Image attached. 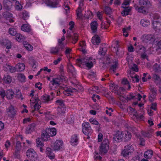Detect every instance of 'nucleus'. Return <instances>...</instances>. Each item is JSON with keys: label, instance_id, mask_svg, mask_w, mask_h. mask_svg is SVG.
Listing matches in <instances>:
<instances>
[{"label": "nucleus", "instance_id": "nucleus-1", "mask_svg": "<svg viewBox=\"0 0 161 161\" xmlns=\"http://www.w3.org/2000/svg\"><path fill=\"white\" fill-rule=\"evenodd\" d=\"M134 151L133 147L130 144L125 145L121 153V156L125 158H128L131 155Z\"/></svg>", "mask_w": 161, "mask_h": 161}, {"label": "nucleus", "instance_id": "nucleus-2", "mask_svg": "<svg viewBox=\"0 0 161 161\" xmlns=\"http://www.w3.org/2000/svg\"><path fill=\"white\" fill-rule=\"evenodd\" d=\"M65 80L64 77L63 76H58L56 78H53L49 84V88L51 90H54L56 86L60 85V83Z\"/></svg>", "mask_w": 161, "mask_h": 161}, {"label": "nucleus", "instance_id": "nucleus-3", "mask_svg": "<svg viewBox=\"0 0 161 161\" xmlns=\"http://www.w3.org/2000/svg\"><path fill=\"white\" fill-rule=\"evenodd\" d=\"M109 148V142L107 139L105 138L99 147L100 154L104 155L108 151Z\"/></svg>", "mask_w": 161, "mask_h": 161}, {"label": "nucleus", "instance_id": "nucleus-4", "mask_svg": "<svg viewBox=\"0 0 161 161\" xmlns=\"http://www.w3.org/2000/svg\"><path fill=\"white\" fill-rule=\"evenodd\" d=\"M77 63L78 65L80 67V64L84 65L88 63H92V62H95V59H93L92 57H85L83 58H78L76 59Z\"/></svg>", "mask_w": 161, "mask_h": 161}, {"label": "nucleus", "instance_id": "nucleus-5", "mask_svg": "<svg viewBox=\"0 0 161 161\" xmlns=\"http://www.w3.org/2000/svg\"><path fill=\"white\" fill-rule=\"evenodd\" d=\"M77 63L78 65L80 67V64L84 65L88 63H92V62H95V59H93L92 57H85L83 58H78L76 59Z\"/></svg>", "mask_w": 161, "mask_h": 161}, {"label": "nucleus", "instance_id": "nucleus-6", "mask_svg": "<svg viewBox=\"0 0 161 161\" xmlns=\"http://www.w3.org/2000/svg\"><path fill=\"white\" fill-rule=\"evenodd\" d=\"M82 130L83 132L86 135H88L92 132V130L90 124L88 122H84L82 123Z\"/></svg>", "mask_w": 161, "mask_h": 161}, {"label": "nucleus", "instance_id": "nucleus-7", "mask_svg": "<svg viewBox=\"0 0 161 161\" xmlns=\"http://www.w3.org/2000/svg\"><path fill=\"white\" fill-rule=\"evenodd\" d=\"M26 155L28 158L33 161L35 160L37 157L35 152L32 149H29L27 151Z\"/></svg>", "mask_w": 161, "mask_h": 161}, {"label": "nucleus", "instance_id": "nucleus-8", "mask_svg": "<svg viewBox=\"0 0 161 161\" xmlns=\"http://www.w3.org/2000/svg\"><path fill=\"white\" fill-rule=\"evenodd\" d=\"M7 112L8 114L11 118H13L17 113L16 108L12 105H10L7 108Z\"/></svg>", "mask_w": 161, "mask_h": 161}, {"label": "nucleus", "instance_id": "nucleus-9", "mask_svg": "<svg viewBox=\"0 0 161 161\" xmlns=\"http://www.w3.org/2000/svg\"><path fill=\"white\" fill-rule=\"evenodd\" d=\"M122 132L118 131L114 135L113 141L117 142H120L123 140Z\"/></svg>", "mask_w": 161, "mask_h": 161}, {"label": "nucleus", "instance_id": "nucleus-10", "mask_svg": "<svg viewBox=\"0 0 161 161\" xmlns=\"http://www.w3.org/2000/svg\"><path fill=\"white\" fill-rule=\"evenodd\" d=\"M63 142L62 140H58L55 142L52 147V149L53 150H58L62 147Z\"/></svg>", "mask_w": 161, "mask_h": 161}, {"label": "nucleus", "instance_id": "nucleus-11", "mask_svg": "<svg viewBox=\"0 0 161 161\" xmlns=\"http://www.w3.org/2000/svg\"><path fill=\"white\" fill-rule=\"evenodd\" d=\"M123 140L124 142L129 141L131 138V135L130 132L128 131L122 132Z\"/></svg>", "mask_w": 161, "mask_h": 161}, {"label": "nucleus", "instance_id": "nucleus-12", "mask_svg": "<svg viewBox=\"0 0 161 161\" xmlns=\"http://www.w3.org/2000/svg\"><path fill=\"white\" fill-rule=\"evenodd\" d=\"M40 138H37L36 139V146L37 147L39 148L41 152L42 153L44 151V149L43 148L44 147V143L43 141Z\"/></svg>", "mask_w": 161, "mask_h": 161}, {"label": "nucleus", "instance_id": "nucleus-13", "mask_svg": "<svg viewBox=\"0 0 161 161\" xmlns=\"http://www.w3.org/2000/svg\"><path fill=\"white\" fill-rule=\"evenodd\" d=\"M45 4L47 6L52 8H55L58 5L59 1L57 0L53 2L51 0H45Z\"/></svg>", "mask_w": 161, "mask_h": 161}, {"label": "nucleus", "instance_id": "nucleus-14", "mask_svg": "<svg viewBox=\"0 0 161 161\" xmlns=\"http://www.w3.org/2000/svg\"><path fill=\"white\" fill-rule=\"evenodd\" d=\"M140 5L142 6L146 7L147 8H150L151 6V4L148 0H139Z\"/></svg>", "mask_w": 161, "mask_h": 161}, {"label": "nucleus", "instance_id": "nucleus-15", "mask_svg": "<svg viewBox=\"0 0 161 161\" xmlns=\"http://www.w3.org/2000/svg\"><path fill=\"white\" fill-rule=\"evenodd\" d=\"M136 52L138 54L145 53L146 52L145 48L142 45H137L135 47Z\"/></svg>", "mask_w": 161, "mask_h": 161}, {"label": "nucleus", "instance_id": "nucleus-16", "mask_svg": "<svg viewBox=\"0 0 161 161\" xmlns=\"http://www.w3.org/2000/svg\"><path fill=\"white\" fill-rule=\"evenodd\" d=\"M142 41L146 42L150 41H153L155 40L153 36L151 35H144L142 36Z\"/></svg>", "mask_w": 161, "mask_h": 161}, {"label": "nucleus", "instance_id": "nucleus-17", "mask_svg": "<svg viewBox=\"0 0 161 161\" xmlns=\"http://www.w3.org/2000/svg\"><path fill=\"white\" fill-rule=\"evenodd\" d=\"M62 51L61 50V48H60V47L56 46L51 48L50 53L54 55H57L59 53H61V52Z\"/></svg>", "mask_w": 161, "mask_h": 161}, {"label": "nucleus", "instance_id": "nucleus-18", "mask_svg": "<svg viewBox=\"0 0 161 161\" xmlns=\"http://www.w3.org/2000/svg\"><path fill=\"white\" fill-rule=\"evenodd\" d=\"M36 127V125L35 123H32L28 125L26 129V133L29 134L33 131L35 130Z\"/></svg>", "mask_w": 161, "mask_h": 161}, {"label": "nucleus", "instance_id": "nucleus-19", "mask_svg": "<svg viewBox=\"0 0 161 161\" xmlns=\"http://www.w3.org/2000/svg\"><path fill=\"white\" fill-rule=\"evenodd\" d=\"M46 133L49 136H53L56 134V130L55 128H48L46 130Z\"/></svg>", "mask_w": 161, "mask_h": 161}, {"label": "nucleus", "instance_id": "nucleus-20", "mask_svg": "<svg viewBox=\"0 0 161 161\" xmlns=\"http://www.w3.org/2000/svg\"><path fill=\"white\" fill-rule=\"evenodd\" d=\"M100 38L98 35H96L93 36L92 39V43L95 45H98L100 42Z\"/></svg>", "mask_w": 161, "mask_h": 161}, {"label": "nucleus", "instance_id": "nucleus-21", "mask_svg": "<svg viewBox=\"0 0 161 161\" xmlns=\"http://www.w3.org/2000/svg\"><path fill=\"white\" fill-rule=\"evenodd\" d=\"M4 7L7 10H9L12 5V3L8 0H4L3 1Z\"/></svg>", "mask_w": 161, "mask_h": 161}, {"label": "nucleus", "instance_id": "nucleus-22", "mask_svg": "<svg viewBox=\"0 0 161 161\" xmlns=\"http://www.w3.org/2000/svg\"><path fill=\"white\" fill-rule=\"evenodd\" d=\"M57 114L59 115H63L65 112L66 108L65 106L58 107L57 108Z\"/></svg>", "mask_w": 161, "mask_h": 161}, {"label": "nucleus", "instance_id": "nucleus-23", "mask_svg": "<svg viewBox=\"0 0 161 161\" xmlns=\"http://www.w3.org/2000/svg\"><path fill=\"white\" fill-rule=\"evenodd\" d=\"M21 30L24 31L30 32L31 31L30 26L29 24H24L21 26Z\"/></svg>", "mask_w": 161, "mask_h": 161}, {"label": "nucleus", "instance_id": "nucleus-24", "mask_svg": "<svg viewBox=\"0 0 161 161\" xmlns=\"http://www.w3.org/2000/svg\"><path fill=\"white\" fill-rule=\"evenodd\" d=\"M122 7L124 8V9L122 11L121 14L123 16H126L129 14V13L131 11V8L128 7L122 6Z\"/></svg>", "mask_w": 161, "mask_h": 161}, {"label": "nucleus", "instance_id": "nucleus-25", "mask_svg": "<svg viewBox=\"0 0 161 161\" xmlns=\"http://www.w3.org/2000/svg\"><path fill=\"white\" fill-rule=\"evenodd\" d=\"M152 78L157 84H159L161 83V79L158 75L155 74L153 75Z\"/></svg>", "mask_w": 161, "mask_h": 161}, {"label": "nucleus", "instance_id": "nucleus-26", "mask_svg": "<svg viewBox=\"0 0 161 161\" xmlns=\"http://www.w3.org/2000/svg\"><path fill=\"white\" fill-rule=\"evenodd\" d=\"M14 92L10 90H8L6 93V96L7 98L8 99H12L14 96Z\"/></svg>", "mask_w": 161, "mask_h": 161}, {"label": "nucleus", "instance_id": "nucleus-27", "mask_svg": "<svg viewBox=\"0 0 161 161\" xmlns=\"http://www.w3.org/2000/svg\"><path fill=\"white\" fill-rule=\"evenodd\" d=\"M153 155V152L152 150H148L146 151L144 153V157L147 159H150Z\"/></svg>", "mask_w": 161, "mask_h": 161}, {"label": "nucleus", "instance_id": "nucleus-28", "mask_svg": "<svg viewBox=\"0 0 161 161\" xmlns=\"http://www.w3.org/2000/svg\"><path fill=\"white\" fill-rule=\"evenodd\" d=\"M91 26V29L93 33H95L97 31V29L98 26V24L97 22L94 21L91 23L90 24Z\"/></svg>", "mask_w": 161, "mask_h": 161}, {"label": "nucleus", "instance_id": "nucleus-29", "mask_svg": "<svg viewBox=\"0 0 161 161\" xmlns=\"http://www.w3.org/2000/svg\"><path fill=\"white\" fill-rule=\"evenodd\" d=\"M23 44L24 47L27 50L31 51L33 50V47L26 41H23Z\"/></svg>", "mask_w": 161, "mask_h": 161}, {"label": "nucleus", "instance_id": "nucleus-30", "mask_svg": "<svg viewBox=\"0 0 161 161\" xmlns=\"http://www.w3.org/2000/svg\"><path fill=\"white\" fill-rule=\"evenodd\" d=\"M41 100L43 103H48L50 100V96L49 95L45 94L41 97Z\"/></svg>", "mask_w": 161, "mask_h": 161}, {"label": "nucleus", "instance_id": "nucleus-31", "mask_svg": "<svg viewBox=\"0 0 161 161\" xmlns=\"http://www.w3.org/2000/svg\"><path fill=\"white\" fill-rule=\"evenodd\" d=\"M49 136L46 133V131H44V132H42L41 135V138L42 140L43 141H47L48 140V138Z\"/></svg>", "mask_w": 161, "mask_h": 161}, {"label": "nucleus", "instance_id": "nucleus-32", "mask_svg": "<svg viewBox=\"0 0 161 161\" xmlns=\"http://www.w3.org/2000/svg\"><path fill=\"white\" fill-rule=\"evenodd\" d=\"M18 67L17 68L19 71H23L25 69V65L23 63H19L16 65Z\"/></svg>", "mask_w": 161, "mask_h": 161}, {"label": "nucleus", "instance_id": "nucleus-33", "mask_svg": "<svg viewBox=\"0 0 161 161\" xmlns=\"http://www.w3.org/2000/svg\"><path fill=\"white\" fill-rule=\"evenodd\" d=\"M3 80L5 83L9 84L12 81V78L10 76L7 75L6 76L4 77Z\"/></svg>", "mask_w": 161, "mask_h": 161}, {"label": "nucleus", "instance_id": "nucleus-34", "mask_svg": "<svg viewBox=\"0 0 161 161\" xmlns=\"http://www.w3.org/2000/svg\"><path fill=\"white\" fill-rule=\"evenodd\" d=\"M77 19H82L83 14H82V10L80 8H78L76 10Z\"/></svg>", "mask_w": 161, "mask_h": 161}, {"label": "nucleus", "instance_id": "nucleus-35", "mask_svg": "<svg viewBox=\"0 0 161 161\" xmlns=\"http://www.w3.org/2000/svg\"><path fill=\"white\" fill-rule=\"evenodd\" d=\"M140 23L143 26H147L150 25L149 21L147 19H142Z\"/></svg>", "mask_w": 161, "mask_h": 161}, {"label": "nucleus", "instance_id": "nucleus-36", "mask_svg": "<svg viewBox=\"0 0 161 161\" xmlns=\"http://www.w3.org/2000/svg\"><path fill=\"white\" fill-rule=\"evenodd\" d=\"M78 139L77 136L75 134L73 136L71 137V139L70 141V142L73 145H76V144H75L74 145L73 144L74 143H76L78 141Z\"/></svg>", "mask_w": 161, "mask_h": 161}, {"label": "nucleus", "instance_id": "nucleus-37", "mask_svg": "<svg viewBox=\"0 0 161 161\" xmlns=\"http://www.w3.org/2000/svg\"><path fill=\"white\" fill-rule=\"evenodd\" d=\"M93 16V14L91 11L87 10L86 12L84 15V17L89 19L90 18H92Z\"/></svg>", "mask_w": 161, "mask_h": 161}, {"label": "nucleus", "instance_id": "nucleus-38", "mask_svg": "<svg viewBox=\"0 0 161 161\" xmlns=\"http://www.w3.org/2000/svg\"><path fill=\"white\" fill-rule=\"evenodd\" d=\"M16 39L19 42H21L24 40V38L20 34H17L16 35Z\"/></svg>", "mask_w": 161, "mask_h": 161}, {"label": "nucleus", "instance_id": "nucleus-39", "mask_svg": "<svg viewBox=\"0 0 161 161\" xmlns=\"http://www.w3.org/2000/svg\"><path fill=\"white\" fill-rule=\"evenodd\" d=\"M76 90L75 88H69L68 89H67L66 90H65L64 91V94H67L68 96H69L70 93L69 92H74V91H75Z\"/></svg>", "mask_w": 161, "mask_h": 161}, {"label": "nucleus", "instance_id": "nucleus-40", "mask_svg": "<svg viewBox=\"0 0 161 161\" xmlns=\"http://www.w3.org/2000/svg\"><path fill=\"white\" fill-rule=\"evenodd\" d=\"M104 12L105 14L108 15V16L109 17L111 18L110 14L112 12V11L111 9L109 7L107 6L105 7L104 8Z\"/></svg>", "mask_w": 161, "mask_h": 161}, {"label": "nucleus", "instance_id": "nucleus-41", "mask_svg": "<svg viewBox=\"0 0 161 161\" xmlns=\"http://www.w3.org/2000/svg\"><path fill=\"white\" fill-rule=\"evenodd\" d=\"M63 41L60 39H58V43L57 46L60 47V48H61V50H63L65 47V45L64 43L63 42Z\"/></svg>", "mask_w": 161, "mask_h": 161}, {"label": "nucleus", "instance_id": "nucleus-42", "mask_svg": "<svg viewBox=\"0 0 161 161\" xmlns=\"http://www.w3.org/2000/svg\"><path fill=\"white\" fill-rule=\"evenodd\" d=\"M156 93H150V96L149 97V100L151 102H153L154 99L155 98V97L156 95Z\"/></svg>", "mask_w": 161, "mask_h": 161}, {"label": "nucleus", "instance_id": "nucleus-43", "mask_svg": "<svg viewBox=\"0 0 161 161\" xmlns=\"http://www.w3.org/2000/svg\"><path fill=\"white\" fill-rule=\"evenodd\" d=\"M8 32L10 35L13 36L16 35L17 34L16 30L14 28H10L9 29Z\"/></svg>", "mask_w": 161, "mask_h": 161}, {"label": "nucleus", "instance_id": "nucleus-44", "mask_svg": "<svg viewBox=\"0 0 161 161\" xmlns=\"http://www.w3.org/2000/svg\"><path fill=\"white\" fill-rule=\"evenodd\" d=\"M12 15L8 11L5 12L3 14V17L6 19L12 17Z\"/></svg>", "mask_w": 161, "mask_h": 161}, {"label": "nucleus", "instance_id": "nucleus-45", "mask_svg": "<svg viewBox=\"0 0 161 161\" xmlns=\"http://www.w3.org/2000/svg\"><path fill=\"white\" fill-rule=\"evenodd\" d=\"M15 95L16 97L18 98H21L22 100L23 99V97H22V94L20 91L19 89L16 90Z\"/></svg>", "mask_w": 161, "mask_h": 161}, {"label": "nucleus", "instance_id": "nucleus-46", "mask_svg": "<svg viewBox=\"0 0 161 161\" xmlns=\"http://www.w3.org/2000/svg\"><path fill=\"white\" fill-rule=\"evenodd\" d=\"M145 8H146L141 6L138 8L137 11L139 13H141L143 14L145 13H146Z\"/></svg>", "mask_w": 161, "mask_h": 161}, {"label": "nucleus", "instance_id": "nucleus-47", "mask_svg": "<svg viewBox=\"0 0 161 161\" xmlns=\"http://www.w3.org/2000/svg\"><path fill=\"white\" fill-rule=\"evenodd\" d=\"M15 9L18 10H20L22 9V6L18 1L15 2Z\"/></svg>", "mask_w": 161, "mask_h": 161}, {"label": "nucleus", "instance_id": "nucleus-48", "mask_svg": "<svg viewBox=\"0 0 161 161\" xmlns=\"http://www.w3.org/2000/svg\"><path fill=\"white\" fill-rule=\"evenodd\" d=\"M68 68L70 72L73 73L75 72V69L71 64H69Z\"/></svg>", "mask_w": 161, "mask_h": 161}, {"label": "nucleus", "instance_id": "nucleus-49", "mask_svg": "<svg viewBox=\"0 0 161 161\" xmlns=\"http://www.w3.org/2000/svg\"><path fill=\"white\" fill-rule=\"evenodd\" d=\"M8 67H9V71L11 73H14L16 71V68L15 67L11 65H8Z\"/></svg>", "mask_w": 161, "mask_h": 161}, {"label": "nucleus", "instance_id": "nucleus-50", "mask_svg": "<svg viewBox=\"0 0 161 161\" xmlns=\"http://www.w3.org/2000/svg\"><path fill=\"white\" fill-rule=\"evenodd\" d=\"M104 48H102L100 49L98 51V54L102 55H104L106 53V49L104 50Z\"/></svg>", "mask_w": 161, "mask_h": 161}, {"label": "nucleus", "instance_id": "nucleus-51", "mask_svg": "<svg viewBox=\"0 0 161 161\" xmlns=\"http://www.w3.org/2000/svg\"><path fill=\"white\" fill-rule=\"evenodd\" d=\"M89 120L91 123L93 125H98L99 124L98 121L95 119L91 118L89 119Z\"/></svg>", "mask_w": 161, "mask_h": 161}, {"label": "nucleus", "instance_id": "nucleus-52", "mask_svg": "<svg viewBox=\"0 0 161 161\" xmlns=\"http://www.w3.org/2000/svg\"><path fill=\"white\" fill-rule=\"evenodd\" d=\"M117 66V64L116 63L114 64L110 68V71H112L114 72H115Z\"/></svg>", "mask_w": 161, "mask_h": 161}, {"label": "nucleus", "instance_id": "nucleus-53", "mask_svg": "<svg viewBox=\"0 0 161 161\" xmlns=\"http://www.w3.org/2000/svg\"><path fill=\"white\" fill-rule=\"evenodd\" d=\"M74 37H72V40L73 41L72 43L74 44L76 43L78 40V36L77 34H75Z\"/></svg>", "mask_w": 161, "mask_h": 161}, {"label": "nucleus", "instance_id": "nucleus-54", "mask_svg": "<svg viewBox=\"0 0 161 161\" xmlns=\"http://www.w3.org/2000/svg\"><path fill=\"white\" fill-rule=\"evenodd\" d=\"M41 107L40 103H35L34 106V110L32 112L33 113L35 111L39 110Z\"/></svg>", "mask_w": 161, "mask_h": 161}, {"label": "nucleus", "instance_id": "nucleus-55", "mask_svg": "<svg viewBox=\"0 0 161 161\" xmlns=\"http://www.w3.org/2000/svg\"><path fill=\"white\" fill-rule=\"evenodd\" d=\"M153 28L155 29H158V26L159 25V24L157 21H153Z\"/></svg>", "mask_w": 161, "mask_h": 161}, {"label": "nucleus", "instance_id": "nucleus-56", "mask_svg": "<svg viewBox=\"0 0 161 161\" xmlns=\"http://www.w3.org/2000/svg\"><path fill=\"white\" fill-rule=\"evenodd\" d=\"M16 150H20L21 149V143L19 141L17 142L16 145Z\"/></svg>", "mask_w": 161, "mask_h": 161}, {"label": "nucleus", "instance_id": "nucleus-57", "mask_svg": "<svg viewBox=\"0 0 161 161\" xmlns=\"http://www.w3.org/2000/svg\"><path fill=\"white\" fill-rule=\"evenodd\" d=\"M160 69L159 65L157 63L155 64L153 66L154 70L156 72L158 71Z\"/></svg>", "mask_w": 161, "mask_h": 161}, {"label": "nucleus", "instance_id": "nucleus-58", "mask_svg": "<svg viewBox=\"0 0 161 161\" xmlns=\"http://www.w3.org/2000/svg\"><path fill=\"white\" fill-rule=\"evenodd\" d=\"M56 103H58L60 105V106H65L64 105L63 100H58L56 101Z\"/></svg>", "mask_w": 161, "mask_h": 161}, {"label": "nucleus", "instance_id": "nucleus-59", "mask_svg": "<svg viewBox=\"0 0 161 161\" xmlns=\"http://www.w3.org/2000/svg\"><path fill=\"white\" fill-rule=\"evenodd\" d=\"M46 154L50 159H53L54 158V155L52 152L47 153Z\"/></svg>", "mask_w": 161, "mask_h": 161}, {"label": "nucleus", "instance_id": "nucleus-60", "mask_svg": "<svg viewBox=\"0 0 161 161\" xmlns=\"http://www.w3.org/2000/svg\"><path fill=\"white\" fill-rule=\"evenodd\" d=\"M0 95L3 98L5 96H6V93L3 90H0Z\"/></svg>", "mask_w": 161, "mask_h": 161}, {"label": "nucleus", "instance_id": "nucleus-61", "mask_svg": "<svg viewBox=\"0 0 161 161\" xmlns=\"http://www.w3.org/2000/svg\"><path fill=\"white\" fill-rule=\"evenodd\" d=\"M94 62H92V63H88L86 64H85L87 67L89 69H91L93 66V63Z\"/></svg>", "mask_w": 161, "mask_h": 161}, {"label": "nucleus", "instance_id": "nucleus-62", "mask_svg": "<svg viewBox=\"0 0 161 161\" xmlns=\"http://www.w3.org/2000/svg\"><path fill=\"white\" fill-rule=\"evenodd\" d=\"M131 69L136 72H137L138 70L137 66L136 64L133 65V66L131 67Z\"/></svg>", "mask_w": 161, "mask_h": 161}, {"label": "nucleus", "instance_id": "nucleus-63", "mask_svg": "<svg viewBox=\"0 0 161 161\" xmlns=\"http://www.w3.org/2000/svg\"><path fill=\"white\" fill-rule=\"evenodd\" d=\"M135 96H132L131 94H130L129 97L125 96V99L127 100H130L131 99H132L135 98Z\"/></svg>", "mask_w": 161, "mask_h": 161}, {"label": "nucleus", "instance_id": "nucleus-64", "mask_svg": "<svg viewBox=\"0 0 161 161\" xmlns=\"http://www.w3.org/2000/svg\"><path fill=\"white\" fill-rule=\"evenodd\" d=\"M122 31L123 35L125 36L126 37L128 36L129 34L127 33V31L124 28H123Z\"/></svg>", "mask_w": 161, "mask_h": 161}]
</instances>
